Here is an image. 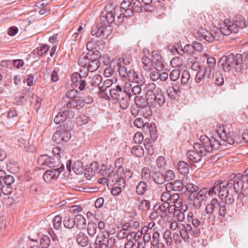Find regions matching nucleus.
Instances as JSON below:
<instances>
[{
    "instance_id": "nucleus-1",
    "label": "nucleus",
    "mask_w": 248,
    "mask_h": 248,
    "mask_svg": "<svg viewBox=\"0 0 248 248\" xmlns=\"http://www.w3.org/2000/svg\"><path fill=\"white\" fill-rule=\"evenodd\" d=\"M220 145L221 143L214 138H208L206 135H202L200 137V142L194 144V150L187 152V157L195 163L199 162L202 157L208 155L214 150H217Z\"/></svg>"
},
{
    "instance_id": "nucleus-2",
    "label": "nucleus",
    "mask_w": 248,
    "mask_h": 248,
    "mask_svg": "<svg viewBox=\"0 0 248 248\" xmlns=\"http://www.w3.org/2000/svg\"><path fill=\"white\" fill-rule=\"evenodd\" d=\"M218 62L221 63L222 69L225 72H229L233 68L236 72L239 73L248 68L246 58L239 53L235 55L231 53L227 56H223Z\"/></svg>"
},
{
    "instance_id": "nucleus-3",
    "label": "nucleus",
    "mask_w": 248,
    "mask_h": 248,
    "mask_svg": "<svg viewBox=\"0 0 248 248\" xmlns=\"http://www.w3.org/2000/svg\"><path fill=\"white\" fill-rule=\"evenodd\" d=\"M216 66V60L212 57L207 58L206 65L201 66L199 62L195 61L191 65V68L197 71L195 81L197 83L203 82L206 79L210 78L212 71Z\"/></svg>"
},
{
    "instance_id": "nucleus-4",
    "label": "nucleus",
    "mask_w": 248,
    "mask_h": 248,
    "mask_svg": "<svg viewBox=\"0 0 248 248\" xmlns=\"http://www.w3.org/2000/svg\"><path fill=\"white\" fill-rule=\"evenodd\" d=\"M247 26V22L244 17L240 16H235L232 21L226 19L220 28L222 34L229 35L232 33L238 32L239 29H243Z\"/></svg>"
},
{
    "instance_id": "nucleus-5",
    "label": "nucleus",
    "mask_w": 248,
    "mask_h": 248,
    "mask_svg": "<svg viewBox=\"0 0 248 248\" xmlns=\"http://www.w3.org/2000/svg\"><path fill=\"white\" fill-rule=\"evenodd\" d=\"M111 25L104 18V15H101L95 25L93 26L91 34L96 37L107 38L111 33Z\"/></svg>"
},
{
    "instance_id": "nucleus-6",
    "label": "nucleus",
    "mask_w": 248,
    "mask_h": 248,
    "mask_svg": "<svg viewBox=\"0 0 248 248\" xmlns=\"http://www.w3.org/2000/svg\"><path fill=\"white\" fill-rule=\"evenodd\" d=\"M248 182V169L245 170L243 174L232 173L229 176V183L228 185L230 186H233L234 191L236 193L242 192L244 186V182Z\"/></svg>"
},
{
    "instance_id": "nucleus-7",
    "label": "nucleus",
    "mask_w": 248,
    "mask_h": 248,
    "mask_svg": "<svg viewBox=\"0 0 248 248\" xmlns=\"http://www.w3.org/2000/svg\"><path fill=\"white\" fill-rule=\"evenodd\" d=\"M229 179V178H228ZM228 183L225 184L221 182L217 181L215 183L214 186L209 189V195L213 196L217 193L219 198L222 201L229 194V191L233 189V186H230L228 185Z\"/></svg>"
},
{
    "instance_id": "nucleus-8",
    "label": "nucleus",
    "mask_w": 248,
    "mask_h": 248,
    "mask_svg": "<svg viewBox=\"0 0 248 248\" xmlns=\"http://www.w3.org/2000/svg\"><path fill=\"white\" fill-rule=\"evenodd\" d=\"M146 97L149 104L154 108L155 107L157 104L159 106L162 107L166 102L165 95L159 89H157L155 93L149 91Z\"/></svg>"
},
{
    "instance_id": "nucleus-9",
    "label": "nucleus",
    "mask_w": 248,
    "mask_h": 248,
    "mask_svg": "<svg viewBox=\"0 0 248 248\" xmlns=\"http://www.w3.org/2000/svg\"><path fill=\"white\" fill-rule=\"evenodd\" d=\"M179 230L178 231L182 239L184 241L188 242L190 239L193 237L198 236L200 233L199 229H192L191 226L189 224L186 225H180Z\"/></svg>"
},
{
    "instance_id": "nucleus-10",
    "label": "nucleus",
    "mask_w": 248,
    "mask_h": 248,
    "mask_svg": "<svg viewBox=\"0 0 248 248\" xmlns=\"http://www.w3.org/2000/svg\"><path fill=\"white\" fill-rule=\"evenodd\" d=\"M122 14L123 10L120 7H115L105 14L104 18L110 25L114 23L120 25L124 21Z\"/></svg>"
},
{
    "instance_id": "nucleus-11",
    "label": "nucleus",
    "mask_w": 248,
    "mask_h": 248,
    "mask_svg": "<svg viewBox=\"0 0 248 248\" xmlns=\"http://www.w3.org/2000/svg\"><path fill=\"white\" fill-rule=\"evenodd\" d=\"M71 135L68 130H66L64 126L59 127L54 133L52 139L58 144L63 143L68 141L71 138Z\"/></svg>"
},
{
    "instance_id": "nucleus-12",
    "label": "nucleus",
    "mask_w": 248,
    "mask_h": 248,
    "mask_svg": "<svg viewBox=\"0 0 248 248\" xmlns=\"http://www.w3.org/2000/svg\"><path fill=\"white\" fill-rule=\"evenodd\" d=\"M37 162L43 169H46L47 167L56 168L59 166V164L58 158L55 159L47 155H40L38 158Z\"/></svg>"
},
{
    "instance_id": "nucleus-13",
    "label": "nucleus",
    "mask_w": 248,
    "mask_h": 248,
    "mask_svg": "<svg viewBox=\"0 0 248 248\" xmlns=\"http://www.w3.org/2000/svg\"><path fill=\"white\" fill-rule=\"evenodd\" d=\"M123 170V168L121 166L119 167L117 170H114L112 167H109L108 168L106 167V169L103 171L102 176L107 177L109 183H113L116 180H118L119 176Z\"/></svg>"
},
{
    "instance_id": "nucleus-14",
    "label": "nucleus",
    "mask_w": 248,
    "mask_h": 248,
    "mask_svg": "<svg viewBox=\"0 0 248 248\" xmlns=\"http://www.w3.org/2000/svg\"><path fill=\"white\" fill-rule=\"evenodd\" d=\"M64 170V166L62 165L59 168L51 169L46 170L44 174L43 179L46 183L50 182L51 180H56L61 172Z\"/></svg>"
},
{
    "instance_id": "nucleus-15",
    "label": "nucleus",
    "mask_w": 248,
    "mask_h": 248,
    "mask_svg": "<svg viewBox=\"0 0 248 248\" xmlns=\"http://www.w3.org/2000/svg\"><path fill=\"white\" fill-rule=\"evenodd\" d=\"M74 116V112L69 109L65 110L57 114L54 119V122L56 124H60L63 123L67 119L73 118Z\"/></svg>"
},
{
    "instance_id": "nucleus-16",
    "label": "nucleus",
    "mask_w": 248,
    "mask_h": 248,
    "mask_svg": "<svg viewBox=\"0 0 248 248\" xmlns=\"http://www.w3.org/2000/svg\"><path fill=\"white\" fill-rule=\"evenodd\" d=\"M102 79V78L99 75H94L91 78L89 81V84L85 86V92L91 93L94 89V88L100 85Z\"/></svg>"
},
{
    "instance_id": "nucleus-17",
    "label": "nucleus",
    "mask_w": 248,
    "mask_h": 248,
    "mask_svg": "<svg viewBox=\"0 0 248 248\" xmlns=\"http://www.w3.org/2000/svg\"><path fill=\"white\" fill-rule=\"evenodd\" d=\"M71 80L75 87H78L81 91L85 89V86L87 85L85 79H82V76L81 75H78L77 73L73 74Z\"/></svg>"
},
{
    "instance_id": "nucleus-18",
    "label": "nucleus",
    "mask_w": 248,
    "mask_h": 248,
    "mask_svg": "<svg viewBox=\"0 0 248 248\" xmlns=\"http://www.w3.org/2000/svg\"><path fill=\"white\" fill-rule=\"evenodd\" d=\"M93 44L87 43L86 47L88 52L87 53L86 57L88 60H99L101 56V53L99 52V49L93 48Z\"/></svg>"
},
{
    "instance_id": "nucleus-19",
    "label": "nucleus",
    "mask_w": 248,
    "mask_h": 248,
    "mask_svg": "<svg viewBox=\"0 0 248 248\" xmlns=\"http://www.w3.org/2000/svg\"><path fill=\"white\" fill-rule=\"evenodd\" d=\"M220 134V140H217L215 139L216 140L218 141L221 143L220 147L217 150L223 149V146L225 143H228L230 145H232L234 143V140L232 137V134L231 133H223Z\"/></svg>"
},
{
    "instance_id": "nucleus-20",
    "label": "nucleus",
    "mask_w": 248,
    "mask_h": 248,
    "mask_svg": "<svg viewBox=\"0 0 248 248\" xmlns=\"http://www.w3.org/2000/svg\"><path fill=\"white\" fill-rule=\"evenodd\" d=\"M118 101L121 109L124 110L129 106L131 96L128 93H123L119 95Z\"/></svg>"
},
{
    "instance_id": "nucleus-21",
    "label": "nucleus",
    "mask_w": 248,
    "mask_h": 248,
    "mask_svg": "<svg viewBox=\"0 0 248 248\" xmlns=\"http://www.w3.org/2000/svg\"><path fill=\"white\" fill-rule=\"evenodd\" d=\"M89 170L95 175L96 174H100L102 175L103 171L106 169V165L102 164L100 166L98 162L94 161L92 162L89 166Z\"/></svg>"
},
{
    "instance_id": "nucleus-22",
    "label": "nucleus",
    "mask_w": 248,
    "mask_h": 248,
    "mask_svg": "<svg viewBox=\"0 0 248 248\" xmlns=\"http://www.w3.org/2000/svg\"><path fill=\"white\" fill-rule=\"evenodd\" d=\"M76 241L78 244L82 247H85L89 244L88 236L85 232H79L77 234Z\"/></svg>"
},
{
    "instance_id": "nucleus-23",
    "label": "nucleus",
    "mask_w": 248,
    "mask_h": 248,
    "mask_svg": "<svg viewBox=\"0 0 248 248\" xmlns=\"http://www.w3.org/2000/svg\"><path fill=\"white\" fill-rule=\"evenodd\" d=\"M84 106V101L83 99H78L77 100H69L66 104V108L68 109L75 108L80 109Z\"/></svg>"
},
{
    "instance_id": "nucleus-24",
    "label": "nucleus",
    "mask_w": 248,
    "mask_h": 248,
    "mask_svg": "<svg viewBox=\"0 0 248 248\" xmlns=\"http://www.w3.org/2000/svg\"><path fill=\"white\" fill-rule=\"evenodd\" d=\"M151 244L152 246L155 248H165V244L164 242H161L160 234L157 231L155 232L153 234Z\"/></svg>"
},
{
    "instance_id": "nucleus-25",
    "label": "nucleus",
    "mask_w": 248,
    "mask_h": 248,
    "mask_svg": "<svg viewBox=\"0 0 248 248\" xmlns=\"http://www.w3.org/2000/svg\"><path fill=\"white\" fill-rule=\"evenodd\" d=\"M170 202H164L161 205L158 206L156 204L154 208V210H159L160 213L159 211H157L156 214H159L160 217L162 218L165 217L167 216L168 214V208L169 207V204Z\"/></svg>"
},
{
    "instance_id": "nucleus-26",
    "label": "nucleus",
    "mask_w": 248,
    "mask_h": 248,
    "mask_svg": "<svg viewBox=\"0 0 248 248\" xmlns=\"http://www.w3.org/2000/svg\"><path fill=\"white\" fill-rule=\"evenodd\" d=\"M152 178L153 181L156 184L163 185L165 181V175L159 171H152Z\"/></svg>"
},
{
    "instance_id": "nucleus-27",
    "label": "nucleus",
    "mask_w": 248,
    "mask_h": 248,
    "mask_svg": "<svg viewBox=\"0 0 248 248\" xmlns=\"http://www.w3.org/2000/svg\"><path fill=\"white\" fill-rule=\"evenodd\" d=\"M130 9H131L134 13H140L142 10V4L139 0H132L130 1Z\"/></svg>"
},
{
    "instance_id": "nucleus-28",
    "label": "nucleus",
    "mask_w": 248,
    "mask_h": 248,
    "mask_svg": "<svg viewBox=\"0 0 248 248\" xmlns=\"http://www.w3.org/2000/svg\"><path fill=\"white\" fill-rule=\"evenodd\" d=\"M63 222L64 227L69 229L73 228L76 224L75 218L71 217L69 214L65 215Z\"/></svg>"
},
{
    "instance_id": "nucleus-29",
    "label": "nucleus",
    "mask_w": 248,
    "mask_h": 248,
    "mask_svg": "<svg viewBox=\"0 0 248 248\" xmlns=\"http://www.w3.org/2000/svg\"><path fill=\"white\" fill-rule=\"evenodd\" d=\"M202 35L204 39L208 42H212L215 40H218V37L215 34V33L211 32L204 29L202 30Z\"/></svg>"
},
{
    "instance_id": "nucleus-30",
    "label": "nucleus",
    "mask_w": 248,
    "mask_h": 248,
    "mask_svg": "<svg viewBox=\"0 0 248 248\" xmlns=\"http://www.w3.org/2000/svg\"><path fill=\"white\" fill-rule=\"evenodd\" d=\"M100 65L99 60H88L87 70L91 72H93L97 70Z\"/></svg>"
},
{
    "instance_id": "nucleus-31",
    "label": "nucleus",
    "mask_w": 248,
    "mask_h": 248,
    "mask_svg": "<svg viewBox=\"0 0 248 248\" xmlns=\"http://www.w3.org/2000/svg\"><path fill=\"white\" fill-rule=\"evenodd\" d=\"M131 153L137 157H141L144 154V151L141 146L137 145L132 147Z\"/></svg>"
},
{
    "instance_id": "nucleus-32",
    "label": "nucleus",
    "mask_w": 248,
    "mask_h": 248,
    "mask_svg": "<svg viewBox=\"0 0 248 248\" xmlns=\"http://www.w3.org/2000/svg\"><path fill=\"white\" fill-rule=\"evenodd\" d=\"M141 62L143 64V68L146 71L151 70L153 67V63L155 62L153 60H151L147 56L143 57L141 59Z\"/></svg>"
},
{
    "instance_id": "nucleus-33",
    "label": "nucleus",
    "mask_w": 248,
    "mask_h": 248,
    "mask_svg": "<svg viewBox=\"0 0 248 248\" xmlns=\"http://www.w3.org/2000/svg\"><path fill=\"white\" fill-rule=\"evenodd\" d=\"M177 168L180 173H187L189 171L188 164L184 161H180L177 164Z\"/></svg>"
},
{
    "instance_id": "nucleus-34",
    "label": "nucleus",
    "mask_w": 248,
    "mask_h": 248,
    "mask_svg": "<svg viewBox=\"0 0 248 248\" xmlns=\"http://www.w3.org/2000/svg\"><path fill=\"white\" fill-rule=\"evenodd\" d=\"M147 190V184L144 181H140L136 186V192L138 195H143Z\"/></svg>"
},
{
    "instance_id": "nucleus-35",
    "label": "nucleus",
    "mask_w": 248,
    "mask_h": 248,
    "mask_svg": "<svg viewBox=\"0 0 248 248\" xmlns=\"http://www.w3.org/2000/svg\"><path fill=\"white\" fill-rule=\"evenodd\" d=\"M75 221H77V226L79 229H83L86 226V219L80 215H77L75 217Z\"/></svg>"
},
{
    "instance_id": "nucleus-36",
    "label": "nucleus",
    "mask_w": 248,
    "mask_h": 248,
    "mask_svg": "<svg viewBox=\"0 0 248 248\" xmlns=\"http://www.w3.org/2000/svg\"><path fill=\"white\" fill-rule=\"evenodd\" d=\"M97 225L93 221L88 223L87 231L88 234L91 237L94 236L96 233Z\"/></svg>"
},
{
    "instance_id": "nucleus-37",
    "label": "nucleus",
    "mask_w": 248,
    "mask_h": 248,
    "mask_svg": "<svg viewBox=\"0 0 248 248\" xmlns=\"http://www.w3.org/2000/svg\"><path fill=\"white\" fill-rule=\"evenodd\" d=\"M171 235V232L169 230H166L162 234L164 240L165 241L166 244L169 246H170L173 244V239Z\"/></svg>"
},
{
    "instance_id": "nucleus-38",
    "label": "nucleus",
    "mask_w": 248,
    "mask_h": 248,
    "mask_svg": "<svg viewBox=\"0 0 248 248\" xmlns=\"http://www.w3.org/2000/svg\"><path fill=\"white\" fill-rule=\"evenodd\" d=\"M186 211H183L179 209L174 210L173 212V217L176 218L179 221L182 222L185 218V212Z\"/></svg>"
},
{
    "instance_id": "nucleus-39",
    "label": "nucleus",
    "mask_w": 248,
    "mask_h": 248,
    "mask_svg": "<svg viewBox=\"0 0 248 248\" xmlns=\"http://www.w3.org/2000/svg\"><path fill=\"white\" fill-rule=\"evenodd\" d=\"M215 84L217 86L223 85L224 80L223 74L219 71H217L214 75Z\"/></svg>"
},
{
    "instance_id": "nucleus-40",
    "label": "nucleus",
    "mask_w": 248,
    "mask_h": 248,
    "mask_svg": "<svg viewBox=\"0 0 248 248\" xmlns=\"http://www.w3.org/2000/svg\"><path fill=\"white\" fill-rule=\"evenodd\" d=\"M218 215L220 217H224L227 214L226 205L224 203V201L220 202V204L217 207Z\"/></svg>"
},
{
    "instance_id": "nucleus-41",
    "label": "nucleus",
    "mask_w": 248,
    "mask_h": 248,
    "mask_svg": "<svg viewBox=\"0 0 248 248\" xmlns=\"http://www.w3.org/2000/svg\"><path fill=\"white\" fill-rule=\"evenodd\" d=\"M134 101L136 105L139 107L140 108L149 103V102L148 103L143 97L140 96H137L135 97Z\"/></svg>"
},
{
    "instance_id": "nucleus-42",
    "label": "nucleus",
    "mask_w": 248,
    "mask_h": 248,
    "mask_svg": "<svg viewBox=\"0 0 248 248\" xmlns=\"http://www.w3.org/2000/svg\"><path fill=\"white\" fill-rule=\"evenodd\" d=\"M141 176L142 180L148 181L151 177H152V174L151 173L150 169L147 167L142 168Z\"/></svg>"
},
{
    "instance_id": "nucleus-43",
    "label": "nucleus",
    "mask_w": 248,
    "mask_h": 248,
    "mask_svg": "<svg viewBox=\"0 0 248 248\" xmlns=\"http://www.w3.org/2000/svg\"><path fill=\"white\" fill-rule=\"evenodd\" d=\"M143 144L148 154L151 155H153L154 150L151 145V140L148 138L145 139Z\"/></svg>"
},
{
    "instance_id": "nucleus-44",
    "label": "nucleus",
    "mask_w": 248,
    "mask_h": 248,
    "mask_svg": "<svg viewBox=\"0 0 248 248\" xmlns=\"http://www.w3.org/2000/svg\"><path fill=\"white\" fill-rule=\"evenodd\" d=\"M168 95L171 99L175 98V95L180 92L179 87L177 86L170 87L167 91Z\"/></svg>"
},
{
    "instance_id": "nucleus-45",
    "label": "nucleus",
    "mask_w": 248,
    "mask_h": 248,
    "mask_svg": "<svg viewBox=\"0 0 248 248\" xmlns=\"http://www.w3.org/2000/svg\"><path fill=\"white\" fill-rule=\"evenodd\" d=\"M112 83L113 82L111 79L106 80L102 85L99 86L98 93L100 94L103 93L106 91L108 88L112 84Z\"/></svg>"
},
{
    "instance_id": "nucleus-46",
    "label": "nucleus",
    "mask_w": 248,
    "mask_h": 248,
    "mask_svg": "<svg viewBox=\"0 0 248 248\" xmlns=\"http://www.w3.org/2000/svg\"><path fill=\"white\" fill-rule=\"evenodd\" d=\"M140 112L142 113L143 116L146 118H148L152 115V111L151 109V107L148 104L140 108Z\"/></svg>"
},
{
    "instance_id": "nucleus-47",
    "label": "nucleus",
    "mask_w": 248,
    "mask_h": 248,
    "mask_svg": "<svg viewBox=\"0 0 248 248\" xmlns=\"http://www.w3.org/2000/svg\"><path fill=\"white\" fill-rule=\"evenodd\" d=\"M131 82H133L140 85H142L145 82V78L141 74L136 72Z\"/></svg>"
},
{
    "instance_id": "nucleus-48",
    "label": "nucleus",
    "mask_w": 248,
    "mask_h": 248,
    "mask_svg": "<svg viewBox=\"0 0 248 248\" xmlns=\"http://www.w3.org/2000/svg\"><path fill=\"white\" fill-rule=\"evenodd\" d=\"M54 228L56 230H59L62 223V217L60 215L56 216L52 220Z\"/></svg>"
},
{
    "instance_id": "nucleus-49",
    "label": "nucleus",
    "mask_w": 248,
    "mask_h": 248,
    "mask_svg": "<svg viewBox=\"0 0 248 248\" xmlns=\"http://www.w3.org/2000/svg\"><path fill=\"white\" fill-rule=\"evenodd\" d=\"M173 205L175 208V210L179 209L183 211H187L188 209L187 206L183 202V201L182 199L174 202Z\"/></svg>"
},
{
    "instance_id": "nucleus-50",
    "label": "nucleus",
    "mask_w": 248,
    "mask_h": 248,
    "mask_svg": "<svg viewBox=\"0 0 248 248\" xmlns=\"http://www.w3.org/2000/svg\"><path fill=\"white\" fill-rule=\"evenodd\" d=\"M150 208V202L149 201L144 200L141 201L139 205L138 208L140 210L147 211Z\"/></svg>"
},
{
    "instance_id": "nucleus-51",
    "label": "nucleus",
    "mask_w": 248,
    "mask_h": 248,
    "mask_svg": "<svg viewBox=\"0 0 248 248\" xmlns=\"http://www.w3.org/2000/svg\"><path fill=\"white\" fill-rule=\"evenodd\" d=\"M51 241L50 238L47 235H44L42 237L40 241V246L48 248L50 246Z\"/></svg>"
},
{
    "instance_id": "nucleus-52",
    "label": "nucleus",
    "mask_w": 248,
    "mask_h": 248,
    "mask_svg": "<svg viewBox=\"0 0 248 248\" xmlns=\"http://www.w3.org/2000/svg\"><path fill=\"white\" fill-rule=\"evenodd\" d=\"M87 43L93 44V48L100 50L103 47L104 41L102 40H94L92 39L91 41L88 42Z\"/></svg>"
},
{
    "instance_id": "nucleus-53",
    "label": "nucleus",
    "mask_w": 248,
    "mask_h": 248,
    "mask_svg": "<svg viewBox=\"0 0 248 248\" xmlns=\"http://www.w3.org/2000/svg\"><path fill=\"white\" fill-rule=\"evenodd\" d=\"M143 3L142 7L145 11H152L153 10L154 6L152 5L153 0H142Z\"/></svg>"
},
{
    "instance_id": "nucleus-54",
    "label": "nucleus",
    "mask_w": 248,
    "mask_h": 248,
    "mask_svg": "<svg viewBox=\"0 0 248 248\" xmlns=\"http://www.w3.org/2000/svg\"><path fill=\"white\" fill-rule=\"evenodd\" d=\"M191 222L193 226L195 227V229H199L198 227L200 225H202L204 223V220L202 218V216L200 218H198L197 217L195 218H192Z\"/></svg>"
},
{
    "instance_id": "nucleus-55",
    "label": "nucleus",
    "mask_w": 248,
    "mask_h": 248,
    "mask_svg": "<svg viewBox=\"0 0 248 248\" xmlns=\"http://www.w3.org/2000/svg\"><path fill=\"white\" fill-rule=\"evenodd\" d=\"M182 63V59L179 57L173 58L170 61V64L173 67H179Z\"/></svg>"
},
{
    "instance_id": "nucleus-56",
    "label": "nucleus",
    "mask_w": 248,
    "mask_h": 248,
    "mask_svg": "<svg viewBox=\"0 0 248 248\" xmlns=\"http://www.w3.org/2000/svg\"><path fill=\"white\" fill-rule=\"evenodd\" d=\"M180 75V71L179 69H175L171 71L170 74V78L172 81L177 80Z\"/></svg>"
},
{
    "instance_id": "nucleus-57",
    "label": "nucleus",
    "mask_w": 248,
    "mask_h": 248,
    "mask_svg": "<svg viewBox=\"0 0 248 248\" xmlns=\"http://www.w3.org/2000/svg\"><path fill=\"white\" fill-rule=\"evenodd\" d=\"M5 185L12 186V185L15 181L14 178L11 175L6 174L5 176L2 179Z\"/></svg>"
},
{
    "instance_id": "nucleus-58",
    "label": "nucleus",
    "mask_w": 248,
    "mask_h": 248,
    "mask_svg": "<svg viewBox=\"0 0 248 248\" xmlns=\"http://www.w3.org/2000/svg\"><path fill=\"white\" fill-rule=\"evenodd\" d=\"M190 74L187 71L183 72L181 76V83L182 84H186L190 78Z\"/></svg>"
},
{
    "instance_id": "nucleus-59",
    "label": "nucleus",
    "mask_w": 248,
    "mask_h": 248,
    "mask_svg": "<svg viewBox=\"0 0 248 248\" xmlns=\"http://www.w3.org/2000/svg\"><path fill=\"white\" fill-rule=\"evenodd\" d=\"M89 117L85 115H81L78 117L77 122L79 125H83L87 124L89 121Z\"/></svg>"
},
{
    "instance_id": "nucleus-60",
    "label": "nucleus",
    "mask_w": 248,
    "mask_h": 248,
    "mask_svg": "<svg viewBox=\"0 0 248 248\" xmlns=\"http://www.w3.org/2000/svg\"><path fill=\"white\" fill-rule=\"evenodd\" d=\"M224 200V203L228 205H232L234 202V196L232 193H229Z\"/></svg>"
},
{
    "instance_id": "nucleus-61",
    "label": "nucleus",
    "mask_w": 248,
    "mask_h": 248,
    "mask_svg": "<svg viewBox=\"0 0 248 248\" xmlns=\"http://www.w3.org/2000/svg\"><path fill=\"white\" fill-rule=\"evenodd\" d=\"M194 51L193 45H186L184 48L181 46V51H183L184 53H188V54H190L193 53Z\"/></svg>"
},
{
    "instance_id": "nucleus-62",
    "label": "nucleus",
    "mask_w": 248,
    "mask_h": 248,
    "mask_svg": "<svg viewBox=\"0 0 248 248\" xmlns=\"http://www.w3.org/2000/svg\"><path fill=\"white\" fill-rule=\"evenodd\" d=\"M114 183L117 184V186L124 187L125 184V179L123 176H122L121 173L118 177V180H116Z\"/></svg>"
},
{
    "instance_id": "nucleus-63",
    "label": "nucleus",
    "mask_w": 248,
    "mask_h": 248,
    "mask_svg": "<svg viewBox=\"0 0 248 248\" xmlns=\"http://www.w3.org/2000/svg\"><path fill=\"white\" fill-rule=\"evenodd\" d=\"M122 173H123L122 176H123L127 180H129L133 175V172L129 169H126L125 170L123 169V170L121 172Z\"/></svg>"
},
{
    "instance_id": "nucleus-64",
    "label": "nucleus",
    "mask_w": 248,
    "mask_h": 248,
    "mask_svg": "<svg viewBox=\"0 0 248 248\" xmlns=\"http://www.w3.org/2000/svg\"><path fill=\"white\" fill-rule=\"evenodd\" d=\"M173 190L180 191L183 188V183L181 180H175L172 182Z\"/></svg>"
}]
</instances>
